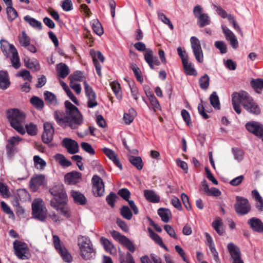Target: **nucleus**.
<instances>
[{"label": "nucleus", "mask_w": 263, "mask_h": 263, "mask_svg": "<svg viewBox=\"0 0 263 263\" xmlns=\"http://www.w3.org/2000/svg\"><path fill=\"white\" fill-rule=\"evenodd\" d=\"M65 112L56 110L54 112L57 123L61 127L78 128L83 122V116L78 108L68 101L65 102Z\"/></svg>", "instance_id": "obj_1"}, {"label": "nucleus", "mask_w": 263, "mask_h": 263, "mask_svg": "<svg viewBox=\"0 0 263 263\" xmlns=\"http://www.w3.org/2000/svg\"><path fill=\"white\" fill-rule=\"evenodd\" d=\"M232 103L234 109L238 114H240L241 111L240 103L251 114L259 115L260 112L259 106L245 91L233 93L232 95Z\"/></svg>", "instance_id": "obj_2"}, {"label": "nucleus", "mask_w": 263, "mask_h": 263, "mask_svg": "<svg viewBox=\"0 0 263 263\" xmlns=\"http://www.w3.org/2000/svg\"><path fill=\"white\" fill-rule=\"evenodd\" d=\"M7 117L13 128L22 135L25 133V115L23 112L17 109H12L7 111Z\"/></svg>", "instance_id": "obj_3"}, {"label": "nucleus", "mask_w": 263, "mask_h": 263, "mask_svg": "<svg viewBox=\"0 0 263 263\" xmlns=\"http://www.w3.org/2000/svg\"><path fill=\"white\" fill-rule=\"evenodd\" d=\"M0 44L3 53L7 58H10L13 67L15 69L19 68L21 66L20 58L14 45L4 40H1Z\"/></svg>", "instance_id": "obj_4"}, {"label": "nucleus", "mask_w": 263, "mask_h": 263, "mask_svg": "<svg viewBox=\"0 0 263 263\" xmlns=\"http://www.w3.org/2000/svg\"><path fill=\"white\" fill-rule=\"evenodd\" d=\"M78 245L81 257L85 260L93 258L96 254L95 249L89 238L80 236L78 237Z\"/></svg>", "instance_id": "obj_5"}, {"label": "nucleus", "mask_w": 263, "mask_h": 263, "mask_svg": "<svg viewBox=\"0 0 263 263\" xmlns=\"http://www.w3.org/2000/svg\"><path fill=\"white\" fill-rule=\"evenodd\" d=\"M51 194L53 196L51 200L50 205L54 209H57L64 201H66L67 195L62 184L54 185L50 190Z\"/></svg>", "instance_id": "obj_6"}, {"label": "nucleus", "mask_w": 263, "mask_h": 263, "mask_svg": "<svg viewBox=\"0 0 263 263\" xmlns=\"http://www.w3.org/2000/svg\"><path fill=\"white\" fill-rule=\"evenodd\" d=\"M32 216L34 218L42 221L45 220L47 210L42 199L41 198L34 199L32 203Z\"/></svg>", "instance_id": "obj_7"}, {"label": "nucleus", "mask_w": 263, "mask_h": 263, "mask_svg": "<svg viewBox=\"0 0 263 263\" xmlns=\"http://www.w3.org/2000/svg\"><path fill=\"white\" fill-rule=\"evenodd\" d=\"M15 254L21 259H27L30 257V253L27 245L19 240H15L13 243Z\"/></svg>", "instance_id": "obj_8"}, {"label": "nucleus", "mask_w": 263, "mask_h": 263, "mask_svg": "<svg viewBox=\"0 0 263 263\" xmlns=\"http://www.w3.org/2000/svg\"><path fill=\"white\" fill-rule=\"evenodd\" d=\"M53 242L55 249L61 254L63 259L67 262H71L72 260L71 255L68 252L65 247L62 244L59 237L57 235H53Z\"/></svg>", "instance_id": "obj_9"}, {"label": "nucleus", "mask_w": 263, "mask_h": 263, "mask_svg": "<svg viewBox=\"0 0 263 263\" xmlns=\"http://www.w3.org/2000/svg\"><path fill=\"white\" fill-rule=\"evenodd\" d=\"M236 200L235 208L237 214L242 215L247 214L250 211L251 205L247 199L237 196Z\"/></svg>", "instance_id": "obj_10"}, {"label": "nucleus", "mask_w": 263, "mask_h": 263, "mask_svg": "<svg viewBox=\"0 0 263 263\" xmlns=\"http://www.w3.org/2000/svg\"><path fill=\"white\" fill-rule=\"evenodd\" d=\"M191 46L196 60L199 63L203 61V53L200 42L196 36H192L190 39Z\"/></svg>", "instance_id": "obj_11"}, {"label": "nucleus", "mask_w": 263, "mask_h": 263, "mask_svg": "<svg viewBox=\"0 0 263 263\" xmlns=\"http://www.w3.org/2000/svg\"><path fill=\"white\" fill-rule=\"evenodd\" d=\"M92 192L95 196L101 197L104 195L105 189L103 180L98 176L94 175L92 178Z\"/></svg>", "instance_id": "obj_12"}, {"label": "nucleus", "mask_w": 263, "mask_h": 263, "mask_svg": "<svg viewBox=\"0 0 263 263\" xmlns=\"http://www.w3.org/2000/svg\"><path fill=\"white\" fill-rule=\"evenodd\" d=\"M246 127L251 133L258 138L263 136V125L259 122L250 121L246 123Z\"/></svg>", "instance_id": "obj_13"}, {"label": "nucleus", "mask_w": 263, "mask_h": 263, "mask_svg": "<svg viewBox=\"0 0 263 263\" xmlns=\"http://www.w3.org/2000/svg\"><path fill=\"white\" fill-rule=\"evenodd\" d=\"M84 89L86 96L87 98V105L89 108H93L98 105L96 101V95L91 87L86 82H84Z\"/></svg>", "instance_id": "obj_14"}, {"label": "nucleus", "mask_w": 263, "mask_h": 263, "mask_svg": "<svg viewBox=\"0 0 263 263\" xmlns=\"http://www.w3.org/2000/svg\"><path fill=\"white\" fill-rule=\"evenodd\" d=\"M90 54L92 59L93 63L96 68V72L98 76L101 77L102 66L100 63L98 61V60H99L100 61V62L103 63L105 60V58L103 55L100 51H95L93 49H91L90 51Z\"/></svg>", "instance_id": "obj_15"}, {"label": "nucleus", "mask_w": 263, "mask_h": 263, "mask_svg": "<svg viewBox=\"0 0 263 263\" xmlns=\"http://www.w3.org/2000/svg\"><path fill=\"white\" fill-rule=\"evenodd\" d=\"M54 133V128L51 123L46 122L44 124V132L42 138L43 141L45 143H49L53 139Z\"/></svg>", "instance_id": "obj_16"}, {"label": "nucleus", "mask_w": 263, "mask_h": 263, "mask_svg": "<svg viewBox=\"0 0 263 263\" xmlns=\"http://www.w3.org/2000/svg\"><path fill=\"white\" fill-rule=\"evenodd\" d=\"M227 247L233 260V263H243L240 257L241 253L238 247L232 242L228 243Z\"/></svg>", "instance_id": "obj_17"}, {"label": "nucleus", "mask_w": 263, "mask_h": 263, "mask_svg": "<svg viewBox=\"0 0 263 263\" xmlns=\"http://www.w3.org/2000/svg\"><path fill=\"white\" fill-rule=\"evenodd\" d=\"M62 145L71 154L77 153L79 152V145L78 143L69 138H64L62 141Z\"/></svg>", "instance_id": "obj_18"}, {"label": "nucleus", "mask_w": 263, "mask_h": 263, "mask_svg": "<svg viewBox=\"0 0 263 263\" xmlns=\"http://www.w3.org/2000/svg\"><path fill=\"white\" fill-rule=\"evenodd\" d=\"M222 31L226 39L230 42L231 46L236 49L238 46V42L235 34L226 26L222 25Z\"/></svg>", "instance_id": "obj_19"}, {"label": "nucleus", "mask_w": 263, "mask_h": 263, "mask_svg": "<svg viewBox=\"0 0 263 263\" xmlns=\"http://www.w3.org/2000/svg\"><path fill=\"white\" fill-rule=\"evenodd\" d=\"M81 178V173L77 171H72L67 173L64 176L65 181L68 184H75L79 182Z\"/></svg>", "instance_id": "obj_20"}, {"label": "nucleus", "mask_w": 263, "mask_h": 263, "mask_svg": "<svg viewBox=\"0 0 263 263\" xmlns=\"http://www.w3.org/2000/svg\"><path fill=\"white\" fill-rule=\"evenodd\" d=\"M144 59L152 69H154V65H159L160 63L156 57L153 55L152 50L147 49L144 54Z\"/></svg>", "instance_id": "obj_21"}, {"label": "nucleus", "mask_w": 263, "mask_h": 263, "mask_svg": "<svg viewBox=\"0 0 263 263\" xmlns=\"http://www.w3.org/2000/svg\"><path fill=\"white\" fill-rule=\"evenodd\" d=\"M248 223L254 231L259 233H263V223L258 218H251L248 220Z\"/></svg>", "instance_id": "obj_22"}, {"label": "nucleus", "mask_w": 263, "mask_h": 263, "mask_svg": "<svg viewBox=\"0 0 263 263\" xmlns=\"http://www.w3.org/2000/svg\"><path fill=\"white\" fill-rule=\"evenodd\" d=\"M45 177L43 175H40L32 177L30 181V188L33 192L37 190L40 186L43 184Z\"/></svg>", "instance_id": "obj_23"}, {"label": "nucleus", "mask_w": 263, "mask_h": 263, "mask_svg": "<svg viewBox=\"0 0 263 263\" xmlns=\"http://www.w3.org/2000/svg\"><path fill=\"white\" fill-rule=\"evenodd\" d=\"M102 151L105 155L116 164V166L120 169L122 168V164L118 158L117 155L114 151L106 147H103L102 148Z\"/></svg>", "instance_id": "obj_24"}, {"label": "nucleus", "mask_w": 263, "mask_h": 263, "mask_svg": "<svg viewBox=\"0 0 263 263\" xmlns=\"http://www.w3.org/2000/svg\"><path fill=\"white\" fill-rule=\"evenodd\" d=\"M10 85L9 77L7 71L0 70V89L5 90Z\"/></svg>", "instance_id": "obj_25"}, {"label": "nucleus", "mask_w": 263, "mask_h": 263, "mask_svg": "<svg viewBox=\"0 0 263 263\" xmlns=\"http://www.w3.org/2000/svg\"><path fill=\"white\" fill-rule=\"evenodd\" d=\"M56 70L58 76L62 79L66 77L70 72L69 67L63 63H60L57 65Z\"/></svg>", "instance_id": "obj_26"}, {"label": "nucleus", "mask_w": 263, "mask_h": 263, "mask_svg": "<svg viewBox=\"0 0 263 263\" xmlns=\"http://www.w3.org/2000/svg\"><path fill=\"white\" fill-rule=\"evenodd\" d=\"M101 244L103 246L104 249L110 254L115 255L116 250L114 246L107 239L104 237H101L100 239Z\"/></svg>", "instance_id": "obj_27"}, {"label": "nucleus", "mask_w": 263, "mask_h": 263, "mask_svg": "<svg viewBox=\"0 0 263 263\" xmlns=\"http://www.w3.org/2000/svg\"><path fill=\"white\" fill-rule=\"evenodd\" d=\"M54 160L63 167H69L71 165V162L67 160L65 157L61 154H57L53 156Z\"/></svg>", "instance_id": "obj_28"}, {"label": "nucleus", "mask_w": 263, "mask_h": 263, "mask_svg": "<svg viewBox=\"0 0 263 263\" xmlns=\"http://www.w3.org/2000/svg\"><path fill=\"white\" fill-rule=\"evenodd\" d=\"M90 23L93 31L97 35L101 36L103 34V28L101 23L98 19L96 18L92 20Z\"/></svg>", "instance_id": "obj_29"}, {"label": "nucleus", "mask_w": 263, "mask_h": 263, "mask_svg": "<svg viewBox=\"0 0 263 263\" xmlns=\"http://www.w3.org/2000/svg\"><path fill=\"white\" fill-rule=\"evenodd\" d=\"M252 195L256 201V207L260 212L263 211V199L259 194L258 192L254 190L252 191Z\"/></svg>", "instance_id": "obj_30"}, {"label": "nucleus", "mask_w": 263, "mask_h": 263, "mask_svg": "<svg viewBox=\"0 0 263 263\" xmlns=\"http://www.w3.org/2000/svg\"><path fill=\"white\" fill-rule=\"evenodd\" d=\"M24 62L26 66L32 71H37L39 70L40 65L37 60L25 58Z\"/></svg>", "instance_id": "obj_31"}, {"label": "nucleus", "mask_w": 263, "mask_h": 263, "mask_svg": "<svg viewBox=\"0 0 263 263\" xmlns=\"http://www.w3.org/2000/svg\"><path fill=\"white\" fill-rule=\"evenodd\" d=\"M185 72L187 75L197 76V72L192 63L189 60L182 63Z\"/></svg>", "instance_id": "obj_32"}, {"label": "nucleus", "mask_w": 263, "mask_h": 263, "mask_svg": "<svg viewBox=\"0 0 263 263\" xmlns=\"http://www.w3.org/2000/svg\"><path fill=\"white\" fill-rule=\"evenodd\" d=\"M71 195L75 202L79 204H84L86 202V199L85 196L81 193L72 191Z\"/></svg>", "instance_id": "obj_33"}, {"label": "nucleus", "mask_w": 263, "mask_h": 263, "mask_svg": "<svg viewBox=\"0 0 263 263\" xmlns=\"http://www.w3.org/2000/svg\"><path fill=\"white\" fill-rule=\"evenodd\" d=\"M148 231L149 233L150 237L154 241H155L157 243H158L161 247L164 248L166 251H168L167 248L165 246V245L163 242L162 239L157 234L155 233L151 229H148Z\"/></svg>", "instance_id": "obj_34"}, {"label": "nucleus", "mask_w": 263, "mask_h": 263, "mask_svg": "<svg viewBox=\"0 0 263 263\" xmlns=\"http://www.w3.org/2000/svg\"><path fill=\"white\" fill-rule=\"evenodd\" d=\"M145 92L147 96L149 98L151 105L154 111H157V110H160L161 107L160 104L154 95L151 94L150 92H148L146 91Z\"/></svg>", "instance_id": "obj_35"}, {"label": "nucleus", "mask_w": 263, "mask_h": 263, "mask_svg": "<svg viewBox=\"0 0 263 263\" xmlns=\"http://www.w3.org/2000/svg\"><path fill=\"white\" fill-rule=\"evenodd\" d=\"M144 196L148 201L157 203L160 200V197L154 192L151 190H145L144 192Z\"/></svg>", "instance_id": "obj_36"}, {"label": "nucleus", "mask_w": 263, "mask_h": 263, "mask_svg": "<svg viewBox=\"0 0 263 263\" xmlns=\"http://www.w3.org/2000/svg\"><path fill=\"white\" fill-rule=\"evenodd\" d=\"M212 227L219 235H222L224 233L223 223L222 220L218 218L212 222Z\"/></svg>", "instance_id": "obj_37"}, {"label": "nucleus", "mask_w": 263, "mask_h": 263, "mask_svg": "<svg viewBox=\"0 0 263 263\" xmlns=\"http://www.w3.org/2000/svg\"><path fill=\"white\" fill-rule=\"evenodd\" d=\"M158 214L161 217V220L163 222H167L170 220L171 216V212L167 209L160 208L158 210Z\"/></svg>", "instance_id": "obj_38"}, {"label": "nucleus", "mask_w": 263, "mask_h": 263, "mask_svg": "<svg viewBox=\"0 0 263 263\" xmlns=\"http://www.w3.org/2000/svg\"><path fill=\"white\" fill-rule=\"evenodd\" d=\"M22 141V139L18 136H14L9 138L8 140V144L7 145L10 152L14 150V147L17 145Z\"/></svg>", "instance_id": "obj_39"}, {"label": "nucleus", "mask_w": 263, "mask_h": 263, "mask_svg": "<svg viewBox=\"0 0 263 263\" xmlns=\"http://www.w3.org/2000/svg\"><path fill=\"white\" fill-rule=\"evenodd\" d=\"M44 95L46 102L53 105H57L58 104L57 97L54 94L49 91H46L44 92Z\"/></svg>", "instance_id": "obj_40"}, {"label": "nucleus", "mask_w": 263, "mask_h": 263, "mask_svg": "<svg viewBox=\"0 0 263 263\" xmlns=\"http://www.w3.org/2000/svg\"><path fill=\"white\" fill-rule=\"evenodd\" d=\"M136 116V112L134 108H131L129 109L128 113H125L124 115V120L126 124H129L134 120Z\"/></svg>", "instance_id": "obj_41"}, {"label": "nucleus", "mask_w": 263, "mask_h": 263, "mask_svg": "<svg viewBox=\"0 0 263 263\" xmlns=\"http://www.w3.org/2000/svg\"><path fill=\"white\" fill-rule=\"evenodd\" d=\"M33 161L35 168L40 170L44 169L46 165V162L37 155L33 157Z\"/></svg>", "instance_id": "obj_42"}, {"label": "nucleus", "mask_w": 263, "mask_h": 263, "mask_svg": "<svg viewBox=\"0 0 263 263\" xmlns=\"http://www.w3.org/2000/svg\"><path fill=\"white\" fill-rule=\"evenodd\" d=\"M26 22L30 24L32 27L37 30L42 29V23L41 22L37 21L33 17H24Z\"/></svg>", "instance_id": "obj_43"}, {"label": "nucleus", "mask_w": 263, "mask_h": 263, "mask_svg": "<svg viewBox=\"0 0 263 263\" xmlns=\"http://www.w3.org/2000/svg\"><path fill=\"white\" fill-rule=\"evenodd\" d=\"M211 104L216 109H220V102L219 98L215 91L212 92L210 97Z\"/></svg>", "instance_id": "obj_44"}, {"label": "nucleus", "mask_w": 263, "mask_h": 263, "mask_svg": "<svg viewBox=\"0 0 263 263\" xmlns=\"http://www.w3.org/2000/svg\"><path fill=\"white\" fill-rule=\"evenodd\" d=\"M110 86L115 95L119 99L122 98V93L120 84L117 81H113L110 83Z\"/></svg>", "instance_id": "obj_45"}, {"label": "nucleus", "mask_w": 263, "mask_h": 263, "mask_svg": "<svg viewBox=\"0 0 263 263\" xmlns=\"http://www.w3.org/2000/svg\"><path fill=\"white\" fill-rule=\"evenodd\" d=\"M209 81L210 78L208 74H205L202 76L199 80L201 88L204 90L206 89L209 86Z\"/></svg>", "instance_id": "obj_46"}, {"label": "nucleus", "mask_w": 263, "mask_h": 263, "mask_svg": "<svg viewBox=\"0 0 263 263\" xmlns=\"http://www.w3.org/2000/svg\"><path fill=\"white\" fill-rule=\"evenodd\" d=\"M130 163L138 170L143 167L142 161L140 157L131 156L129 158Z\"/></svg>", "instance_id": "obj_47"}, {"label": "nucleus", "mask_w": 263, "mask_h": 263, "mask_svg": "<svg viewBox=\"0 0 263 263\" xmlns=\"http://www.w3.org/2000/svg\"><path fill=\"white\" fill-rule=\"evenodd\" d=\"M55 209L66 217H69L70 216L69 210L66 205V201H64V202L60 205L58 208Z\"/></svg>", "instance_id": "obj_48"}, {"label": "nucleus", "mask_w": 263, "mask_h": 263, "mask_svg": "<svg viewBox=\"0 0 263 263\" xmlns=\"http://www.w3.org/2000/svg\"><path fill=\"white\" fill-rule=\"evenodd\" d=\"M121 215L125 219L130 220L132 218L133 214L127 206H123L120 209Z\"/></svg>", "instance_id": "obj_49"}, {"label": "nucleus", "mask_w": 263, "mask_h": 263, "mask_svg": "<svg viewBox=\"0 0 263 263\" xmlns=\"http://www.w3.org/2000/svg\"><path fill=\"white\" fill-rule=\"evenodd\" d=\"M121 244L125 247L130 252L132 253L134 252L136 250L134 244L127 237H125Z\"/></svg>", "instance_id": "obj_50"}, {"label": "nucleus", "mask_w": 263, "mask_h": 263, "mask_svg": "<svg viewBox=\"0 0 263 263\" xmlns=\"http://www.w3.org/2000/svg\"><path fill=\"white\" fill-rule=\"evenodd\" d=\"M0 194L4 198H9L10 196V192L6 184L0 182Z\"/></svg>", "instance_id": "obj_51"}, {"label": "nucleus", "mask_w": 263, "mask_h": 263, "mask_svg": "<svg viewBox=\"0 0 263 263\" xmlns=\"http://www.w3.org/2000/svg\"><path fill=\"white\" fill-rule=\"evenodd\" d=\"M19 40L20 44L25 47L29 45L30 42L29 37L27 35L25 31H22V34L21 36H20Z\"/></svg>", "instance_id": "obj_52"}, {"label": "nucleus", "mask_w": 263, "mask_h": 263, "mask_svg": "<svg viewBox=\"0 0 263 263\" xmlns=\"http://www.w3.org/2000/svg\"><path fill=\"white\" fill-rule=\"evenodd\" d=\"M131 68L133 71L137 81L140 83H142L143 81V78L141 75V71L139 68L136 65L134 64L131 66Z\"/></svg>", "instance_id": "obj_53"}, {"label": "nucleus", "mask_w": 263, "mask_h": 263, "mask_svg": "<svg viewBox=\"0 0 263 263\" xmlns=\"http://www.w3.org/2000/svg\"><path fill=\"white\" fill-rule=\"evenodd\" d=\"M252 86L256 92L259 93L260 91L263 89V80L257 79L252 81Z\"/></svg>", "instance_id": "obj_54"}, {"label": "nucleus", "mask_w": 263, "mask_h": 263, "mask_svg": "<svg viewBox=\"0 0 263 263\" xmlns=\"http://www.w3.org/2000/svg\"><path fill=\"white\" fill-rule=\"evenodd\" d=\"M17 77H22L25 81L31 82L32 77L30 72L27 70H22L16 74Z\"/></svg>", "instance_id": "obj_55"}, {"label": "nucleus", "mask_w": 263, "mask_h": 263, "mask_svg": "<svg viewBox=\"0 0 263 263\" xmlns=\"http://www.w3.org/2000/svg\"><path fill=\"white\" fill-rule=\"evenodd\" d=\"M30 102L36 108L40 109L44 106L43 101L37 97H33L30 99Z\"/></svg>", "instance_id": "obj_56"}, {"label": "nucleus", "mask_w": 263, "mask_h": 263, "mask_svg": "<svg viewBox=\"0 0 263 263\" xmlns=\"http://www.w3.org/2000/svg\"><path fill=\"white\" fill-rule=\"evenodd\" d=\"M233 152L235 160L240 161L243 159L244 153L242 150L239 148H233Z\"/></svg>", "instance_id": "obj_57"}, {"label": "nucleus", "mask_w": 263, "mask_h": 263, "mask_svg": "<svg viewBox=\"0 0 263 263\" xmlns=\"http://www.w3.org/2000/svg\"><path fill=\"white\" fill-rule=\"evenodd\" d=\"M117 197L116 194L111 192L106 198L107 203L112 208L114 206Z\"/></svg>", "instance_id": "obj_58"}, {"label": "nucleus", "mask_w": 263, "mask_h": 263, "mask_svg": "<svg viewBox=\"0 0 263 263\" xmlns=\"http://www.w3.org/2000/svg\"><path fill=\"white\" fill-rule=\"evenodd\" d=\"M118 195H120L121 197H122L124 200L128 201L129 200V198L130 195L129 191L126 189L123 188L120 190L118 193Z\"/></svg>", "instance_id": "obj_59"}, {"label": "nucleus", "mask_w": 263, "mask_h": 263, "mask_svg": "<svg viewBox=\"0 0 263 263\" xmlns=\"http://www.w3.org/2000/svg\"><path fill=\"white\" fill-rule=\"evenodd\" d=\"M215 47L220 51L222 54L227 52V46L224 42L222 41H216L215 43Z\"/></svg>", "instance_id": "obj_60"}, {"label": "nucleus", "mask_w": 263, "mask_h": 263, "mask_svg": "<svg viewBox=\"0 0 263 263\" xmlns=\"http://www.w3.org/2000/svg\"><path fill=\"white\" fill-rule=\"evenodd\" d=\"M81 146L83 150L90 154L94 155L95 152L90 144L87 142H82Z\"/></svg>", "instance_id": "obj_61"}, {"label": "nucleus", "mask_w": 263, "mask_h": 263, "mask_svg": "<svg viewBox=\"0 0 263 263\" xmlns=\"http://www.w3.org/2000/svg\"><path fill=\"white\" fill-rule=\"evenodd\" d=\"M211 252L212 253L214 259L216 263H221L218 253L215 248V245L209 247Z\"/></svg>", "instance_id": "obj_62"}, {"label": "nucleus", "mask_w": 263, "mask_h": 263, "mask_svg": "<svg viewBox=\"0 0 263 263\" xmlns=\"http://www.w3.org/2000/svg\"><path fill=\"white\" fill-rule=\"evenodd\" d=\"M177 51L179 57L181 59L182 63H184V62L189 60L188 57L186 55V51L185 50L183 49L181 47H179L177 48Z\"/></svg>", "instance_id": "obj_63"}, {"label": "nucleus", "mask_w": 263, "mask_h": 263, "mask_svg": "<svg viewBox=\"0 0 263 263\" xmlns=\"http://www.w3.org/2000/svg\"><path fill=\"white\" fill-rule=\"evenodd\" d=\"M111 236L117 241H119L120 243L123 241L126 236L121 235L120 233L112 231L110 232Z\"/></svg>", "instance_id": "obj_64"}]
</instances>
